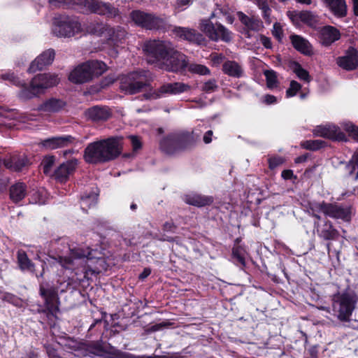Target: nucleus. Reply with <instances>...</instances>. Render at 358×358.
<instances>
[{
    "mask_svg": "<svg viewBox=\"0 0 358 358\" xmlns=\"http://www.w3.org/2000/svg\"><path fill=\"white\" fill-rule=\"evenodd\" d=\"M59 79L55 74L41 73L34 76L29 85L25 83L18 94L20 99L26 101L37 97L45 92L46 90L57 85Z\"/></svg>",
    "mask_w": 358,
    "mask_h": 358,
    "instance_id": "obj_5",
    "label": "nucleus"
},
{
    "mask_svg": "<svg viewBox=\"0 0 358 358\" xmlns=\"http://www.w3.org/2000/svg\"><path fill=\"white\" fill-rule=\"evenodd\" d=\"M96 203V198L94 196L92 197L90 196H87L82 198L81 208L83 210H87V208H91L92 206H95Z\"/></svg>",
    "mask_w": 358,
    "mask_h": 358,
    "instance_id": "obj_47",
    "label": "nucleus"
},
{
    "mask_svg": "<svg viewBox=\"0 0 358 358\" xmlns=\"http://www.w3.org/2000/svg\"><path fill=\"white\" fill-rule=\"evenodd\" d=\"M129 138L131 139V145L134 150L141 148V143L136 136H129Z\"/></svg>",
    "mask_w": 358,
    "mask_h": 358,
    "instance_id": "obj_58",
    "label": "nucleus"
},
{
    "mask_svg": "<svg viewBox=\"0 0 358 358\" xmlns=\"http://www.w3.org/2000/svg\"><path fill=\"white\" fill-rule=\"evenodd\" d=\"M333 315L341 322L351 321L352 313L356 308L358 296L353 291L338 292L331 296Z\"/></svg>",
    "mask_w": 358,
    "mask_h": 358,
    "instance_id": "obj_4",
    "label": "nucleus"
},
{
    "mask_svg": "<svg viewBox=\"0 0 358 358\" xmlns=\"http://www.w3.org/2000/svg\"><path fill=\"white\" fill-rule=\"evenodd\" d=\"M85 6L92 13L110 17H116L119 14L117 8L99 0H85Z\"/></svg>",
    "mask_w": 358,
    "mask_h": 358,
    "instance_id": "obj_12",
    "label": "nucleus"
},
{
    "mask_svg": "<svg viewBox=\"0 0 358 358\" xmlns=\"http://www.w3.org/2000/svg\"><path fill=\"white\" fill-rule=\"evenodd\" d=\"M217 89V85L216 84L215 80L214 79L209 80L208 81L204 83L202 86V90L207 93L215 92Z\"/></svg>",
    "mask_w": 358,
    "mask_h": 358,
    "instance_id": "obj_48",
    "label": "nucleus"
},
{
    "mask_svg": "<svg viewBox=\"0 0 358 358\" xmlns=\"http://www.w3.org/2000/svg\"><path fill=\"white\" fill-rule=\"evenodd\" d=\"M269 166L271 169H275L278 166L282 164L284 160L282 157H273L268 160Z\"/></svg>",
    "mask_w": 358,
    "mask_h": 358,
    "instance_id": "obj_54",
    "label": "nucleus"
},
{
    "mask_svg": "<svg viewBox=\"0 0 358 358\" xmlns=\"http://www.w3.org/2000/svg\"><path fill=\"white\" fill-rule=\"evenodd\" d=\"M2 164L12 171H21L29 164V160L25 156L12 155L1 160Z\"/></svg>",
    "mask_w": 358,
    "mask_h": 358,
    "instance_id": "obj_20",
    "label": "nucleus"
},
{
    "mask_svg": "<svg viewBox=\"0 0 358 358\" xmlns=\"http://www.w3.org/2000/svg\"><path fill=\"white\" fill-rule=\"evenodd\" d=\"M84 115L89 120L100 122L107 120L110 117L111 112L107 107L95 106L87 109Z\"/></svg>",
    "mask_w": 358,
    "mask_h": 358,
    "instance_id": "obj_18",
    "label": "nucleus"
},
{
    "mask_svg": "<svg viewBox=\"0 0 358 358\" xmlns=\"http://www.w3.org/2000/svg\"><path fill=\"white\" fill-rule=\"evenodd\" d=\"M264 74L266 79L267 87L273 89L278 87V79L276 73L273 70H266Z\"/></svg>",
    "mask_w": 358,
    "mask_h": 358,
    "instance_id": "obj_42",
    "label": "nucleus"
},
{
    "mask_svg": "<svg viewBox=\"0 0 358 358\" xmlns=\"http://www.w3.org/2000/svg\"><path fill=\"white\" fill-rule=\"evenodd\" d=\"M40 294L45 299V304L48 312L54 315L59 311V298L57 290L53 288L45 289L40 287Z\"/></svg>",
    "mask_w": 358,
    "mask_h": 358,
    "instance_id": "obj_14",
    "label": "nucleus"
},
{
    "mask_svg": "<svg viewBox=\"0 0 358 358\" xmlns=\"http://www.w3.org/2000/svg\"><path fill=\"white\" fill-rule=\"evenodd\" d=\"M317 235L324 240H334L338 236V231L334 228L332 223L327 220L322 226H317Z\"/></svg>",
    "mask_w": 358,
    "mask_h": 358,
    "instance_id": "obj_33",
    "label": "nucleus"
},
{
    "mask_svg": "<svg viewBox=\"0 0 358 358\" xmlns=\"http://www.w3.org/2000/svg\"><path fill=\"white\" fill-rule=\"evenodd\" d=\"M263 101L266 104H273L276 103L277 99L273 95L266 94L263 97Z\"/></svg>",
    "mask_w": 358,
    "mask_h": 358,
    "instance_id": "obj_59",
    "label": "nucleus"
},
{
    "mask_svg": "<svg viewBox=\"0 0 358 358\" xmlns=\"http://www.w3.org/2000/svg\"><path fill=\"white\" fill-rule=\"evenodd\" d=\"M17 264L20 268L22 271H28L34 273L35 271V265L31 260L28 257L27 253L20 250L17 253Z\"/></svg>",
    "mask_w": 358,
    "mask_h": 358,
    "instance_id": "obj_35",
    "label": "nucleus"
},
{
    "mask_svg": "<svg viewBox=\"0 0 358 358\" xmlns=\"http://www.w3.org/2000/svg\"><path fill=\"white\" fill-rule=\"evenodd\" d=\"M324 142L322 140H308L301 142V146L306 150H317L322 148Z\"/></svg>",
    "mask_w": 358,
    "mask_h": 358,
    "instance_id": "obj_41",
    "label": "nucleus"
},
{
    "mask_svg": "<svg viewBox=\"0 0 358 358\" xmlns=\"http://www.w3.org/2000/svg\"><path fill=\"white\" fill-rule=\"evenodd\" d=\"M75 138L70 135L55 136L47 138L41 142L46 149L54 150L68 146L74 142Z\"/></svg>",
    "mask_w": 358,
    "mask_h": 358,
    "instance_id": "obj_19",
    "label": "nucleus"
},
{
    "mask_svg": "<svg viewBox=\"0 0 358 358\" xmlns=\"http://www.w3.org/2000/svg\"><path fill=\"white\" fill-rule=\"evenodd\" d=\"M8 178H0V192H2L3 191H4L8 185Z\"/></svg>",
    "mask_w": 358,
    "mask_h": 358,
    "instance_id": "obj_63",
    "label": "nucleus"
},
{
    "mask_svg": "<svg viewBox=\"0 0 358 358\" xmlns=\"http://www.w3.org/2000/svg\"><path fill=\"white\" fill-rule=\"evenodd\" d=\"M106 65L101 61L94 60L82 64L73 69L69 79L77 84L87 83L103 74L106 71Z\"/></svg>",
    "mask_w": 358,
    "mask_h": 358,
    "instance_id": "obj_6",
    "label": "nucleus"
},
{
    "mask_svg": "<svg viewBox=\"0 0 358 358\" xmlns=\"http://www.w3.org/2000/svg\"><path fill=\"white\" fill-rule=\"evenodd\" d=\"M350 164L352 166L350 174H352V173L355 171V167H358V150L353 155L350 161Z\"/></svg>",
    "mask_w": 358,
    "mask_h": 358,
    "instance_id": "obj_56",
    "label": "nucleus"
},
{
    "mask_svg": "<svg viewBox=\"0 0 358 358\" xmlns=\"http://www.w3.org/2000/svg\"><path fill=\"white\" fill-rule=\"evenodd\" d=\"M215 34L217 38L212 39L213 41L222 40L224 42H229L231 40V32L221 24H216Z\"/></svg>",
    "mask_w": 358,
    "mask_h": 358,
    "instance_id": "obj_36",
    "label": "nucleus"
},
{
    "mask_svg": "<svg viewBox=\"0 0 358 358\" xmlns=\"http://www.w3.org/2000/svg\"><path fill=\"white\" fill-rule=\"evenodd\" d=\"M127 32L123 28L120 27H110L109 26L106 29L105 36L108 41L116 45L122 43L125 40Z\"/></svg>",
    "mask_w": 358,
    "mask_h": 358,
    "instance_id": "obj_29",
    "label": "nucleus"
},
{
    "mask_svg": "<svg viewBox=\"0 0 358 358\" xmlns=\"http://www.w3.org/2000/svg\"><path fill=\"white\" fill-rule=\"evenodd\" d=\"M55 51L52 49H48L43 52L31 62L29 68V72L35 73L41 71L46 66L51 64L55 59Z\"/></svg>",
    "mask_w": 358,
    "mask_h": 358,
    "instance_id": "obj_15",
    "label": "nucleus"
},
{
    "mask_svg": "<svg viewBox=\"0 0 358 358\" xmlns=\"http://www.w3.org/2000/svg\"><path fill=\"white\" fill-rule=\"evenodd\" d=\"M130 16L136 25L147 29H165L166 27L165 20L152 13L136 10H133Z\"/></svg>",
    "mask_w": 358,
    "mask_h": 358,
    "instance_id": "obj_8",
    "label": "nucleus"
},
{
    "mask_svg": "<svg viewBox=\"0 0 358 358\" xmlns=\"http://www.w3.org/2000/svg\"><path fill=\"white\" fill-rule=\"evenodd\" d=\"M334 219H341L348 221L350 219V210L336 203H327L326 215Z\"/></svg>",
    "mask_w": 358,
    "mask_h": 358,
    "instance_id": "obj_21",
    "label": "nucleus"
},
{
    "mask_svg": "<svg viewBox=\"0 0 358 358\" xmlns=\"http://www.w3.org/2000/svg\"><path fill=\"white\" fill-rule=\"evenodd\" d=\"M83 356H99L102 357L109 355L113 357H119L121 351L115 349L110 344H105L102 341H92L87 343H83L80 346Z\"/></svg>",
    "mask_w": 358,
    "mask_h": 358,
    "instance_id": "obj_10",
    "label": "nucleus"
},
{
    "mask_svg": "<svg viewBox=\"0 0 358 358\" xmlns=\"http://www.w3.org/2000/svg\"><path fill=\"white\" fill-rule=\"evenodd\" d=\"M325 6L336 16L345 17L347 15V6L345 0H322Z\"/></svg>",
    "mask_w": 358,
    "mask_h": 358,
    "instance_id": "obj_27",
    "label": "nucleus"
},
{
    "mask_svg": "<svg viewBox=\"0 0 358 358\" xmlns=\"http://www.w3.org/2000/svg\"><path fill=\"white\" fill-rule=\"evenodd\" d=\"M1 78L3 79V80H10L11 82H13L14 84L15 85H20L22 87V85H24V83H21V82L20 80H17V78L14 76L13 73H6V74H2L1 76Z\"/></svg>",
    "mask_w": 358,
    "mask_h": 358,
    "instance_id": "obj_52",
    "label": "nucleus"
},
{
    "mask_svg": "<svg viewBox=\"0 0 358 358\" xmlns=\"http://www.w3.org/2000/svg\"><path fill=\"white\" fill-rule=\"evenodd\" d=\"M122 144L121 137H110L91 143L85 150V159L92 164L113 160L120 155Z\"/></svg>",
    "mask_w": 358,
    "mask_h": 358,
    "instance_id": "obj_2",
    "label": "nucleus"
},
{
    "mask_svg": "<svg viewBox=\"0 0 358 358\" xmlns=\"http://www.w3.org/2000/svg\"><path fill=\"white\" fill-rule=\"evenodd\" d=\"M201 133L198 129L173 133L160 141V149L169 155L191 150L200 141Z\"/></svg>",
    "mask_w": 358,
    "mask_h": 358,
    "instance_id": "obj_3",
    "label": "nucleus"
},
{
    "mask_svg": "<svg viewBox=\"0 0 358 358\" xmlns=\"http://www.w3.org/2000/svg\"><path fill=\"white\" fill-rule=\"evenodd\" d=\"M258 8L262 10V15L265 21L268 23L271 22V9L270 8L267 0H259L256 3Z\"/></svg>",
    "mask_w": 358,
    "mask_h": 358,
    "instance_id": "obj_39",
    "label": "nucleus"
},
{
    "mask_svg": "<svg viewBox=\"0 0 358 358\" xmlns=\"http://www.w3.org/2000/svg\"><path fill=\"white\" fill-rule=\"evenodd\" d=\"M151 273L150 268H145L143 271L139 275V278L141 280H144Z\"/></svg>",
    "mask_w": 358,
    "mask_h": 358,
    "instance_id": "obj_64",
    "label": "nucleus"
},
{
    "mask_svg": "<svg viewBox=\"0 0 358 358\" xmlns=\"http://www.w3.org/2000/svg\"><path fill=\"white\" fill-rule=\"evenodd\" d=\"M65 106L66 103L62 99L52 98L45 100L39 105L38 110L47 113H58L62 110Z\"/></svg>",
    "mask_w": 358,
    "mask_h": 358,
    "instance_id": "obj_25",
    "label": "nucleus"
},
{
    "mask_svg": "<svg viewBox=\"0 0 358 358\" xmlns=\"http://www.w3.org/2000/svg\"><path fill=\"white\" fill-rule=\"evenodd\" d=\"M222 70L224 74L235 78H241L244 75L243 66L234 60L225 61L222 64Z\"/></svg>",
    "mask_w": 358,
    "mask_h": 358,
    "instance_id": "obj_24",
    "label": "nucleus"
},
{
    "mask_svg": "<svg viewBox=\"0 0 358 358\" xmlns=\"http://www.w3.org/2000/svg\"><path fill=\"white\" fill-rule=\"evenodd\" d=\"M272 34L279 41H281L283 36V30L280 23H274Z\"/></svg>",
    "mask_w": 358,
    "mask_h": 358,
    "instance_id": "obj_50",
    "label": "nucleus"
},
{
    "mask_svg": "<svg viewBox=\"0 0 358 358\" xmlns=\"http://www.w3.org/2000/svg\"><path fill=\"white\" fill-rule=\"evenodd\" d=\"M314 134L327 138H335L338 141H347L345 134L336 126L329 127H319L314 130Z\"/></svg>",
    "mask_w": 358,
    "mask_h": 358,
    "instance_id": "obj_22",
    "label": "nucleus"
},
{
    "mask_svg": "<svg viewBox=\"0 0 358 358\" xmlns=\"http://www.w3.org/2000/svg\"><path fill=\"white\" fill-rule=\"evenodd\" d=\"M341 37L338 29L332 26L324 27L320 30V40L324 45H329Z\"/></svg>",
    "mask_w": 358,
    "mask_h": 358,
    "instance_id": "obj_26",
    "label": "nucleus"
},
{
    "mask_svg": "<svg viewBox=\"0 0 358 358\" xmlns=\"http://www.w3.org/2000/svg\"><path fill=\"white\" fill-rule=\"evenodd\" d=\"M236 15L247 31H257L262 27V23L257 17L248 16L241 11L237 12Z\"/></svg>",
    "mask_w": 358,
    "mask_h": 358,
    "instance_id": "obj_28",
    "label": "nucleus"
},
{
    "mask_svg": "<svg viewBox=\"0 0 358 358\" xmlns=\"http://www.w3.org/2000/svg\"><path fill=\"white\" fill-rule=\"evenodd\" d=\"M55 161V158L54 156H47L44 157L41 162V166L45 174L48 175L51 173Z\"/></svg>",
    "mask_w": 358,
    "mask_h": 358,
    "instance_id": "obj_44",
    "label": "nucleus"
},
{
    "mask_svg": "<svg viewBox=\"0 0 358 358\" xmlns=\"http://www.w3.org/2000/svg\"><path fill=\"white\" fill-rule=\"evenodd\" d=\"M185 201L192 206L203 207L210 205L213 202V198L210 196L192 194L185 196Z\"/></svg>",
    "mask_w": 358,
    "mask_h": 358,
    "instance_id": "obj_32",
    "label": "nucleus"
},
{
    "mask_svg": "<svg viewBox=\"0 0 358 358\" xmlns=\"http://www.w3.org/2000/svg\"><path fill=\"white\" fill-rule=\"evenodd\" d=\"M290 40L293 47L302 54L310 55L313 53V48L310 43L299 35H292Z\"/></svg>",
    "mask_w": 358,
    "mask_h": 358,
    "instance_id": "obj_30",
    "label": "nucleus"
},
{
    "mask_svg": "<svg viewBox=\"0 0 358 358\" xmlns=\"http://www.w3.org/2000/svg\"><path fill=\"white\" fill-rule=\"evenodd\" d=\"M342 127L351 138L358 142V127L357 126L350 122H345L342 123Z\"/></svg>",
    "mask_w": 358,
    "mask_h": 358,
    "instance_id": "obj_43",
    "label": "nucleus"
},
{
    "mask_svg": "<svg viewBox=\"0 0 358 358\" xmlns=\"http://www.w3.org/2000/svg\"><path fill=\"white\" fill-rule=\"evenodd\" d=\"M259 41L260 43L268 49H271L272 48V43L271 41V38L264 36V35H259Z\"/></svg>",
    "mask_w": 358,
    "mask_h": 358,
    "instance_id": "obj_53",
    "label": "nucleus"
},
{
    "mask_svg": "<svg viewBox=\"0 0 358 358\" xmlns=\"http://www.w3.org/2000/svg\"><path fill=\"white\" fill-rule=\"evenodd\" d=\"M313 15L309 11H303L299 14V18L301 21L310 23L313 20Z\"/></svg>",
    "mask_w": 358,
    "mask_h": 358,
    "instance_id": "obj_51",
    "label": "nucleus"
},
{
    "mask_svg": "<svg viewBox=\"0 0 358 358\" xmlns=\"http://www.w3.org/2000/svg\"><path fill=\"white\" fill-rule=\"evenodd\" d=\"M90 255V252L85 251L80 248H70V257L59 256L58 257H55L54 259L62 267L65 268H69L71 266L74 264L75 260L87 257Z\"/></svg>",
    "mask_w": 358,
    "mask_h": 358,
    "instance_id": "obj_17",
    "label": "nucleus"
},
{
    "mask_svg": "<svg viewBox=\"0 0 358 358\" xmlns=\"http://www.w3.org/2000/svg\"><path fill=\"white\" fill-rule=\"evenodd\" d=\"M301 85L295 80H292L289 85V87L286 91L287 97H292L296 94V93L301 90Z\"/></svg>",
    "mask_w": 358,
    "mask_h": 358,
    "instance_id": "obj_46",
    "label": "nucleus"
},
{
    "mask_svg": "<svg viewBox=\"0 0 358 358\" xmlns=\"http://www.w3.org/2000/svg\"><path fill=\"white\" fill-rule=\"evenodd\" d=\"M199 29L204 32L210 39H216L215 34V26L209 20H201L199 23Z\"/></svg>",
    "mask_w": 358,
    "mask_h": 358,
    "instance_id": "obj_37",
    "label": "nucleus"
},
{
    "mask_svg": "<svg viewBox=\"0 0 358 358\" xmlns=\"http://www.w3.org/2000/svg\"><path fill=\"white\" fill-rule=\"evenodd\" d=\"M281 176L285 180H289L294 177V173L292 170L287 169L282 171Z\"/></svg>",
    "mask_w": 358,
    "mask_h": 358,
    "instance_id": "obj_61",
    "label": "nucleus"
},
{
    "mask_svg": "<svg viewBox=\"0 0 358 358\" xmlns=\"http://www.w3.org/2000/svg\"><path fill=\"white\" fill-rule=\"evenodd\" d=\"M187 69L191 73L199 74L201 76L208 75L210 73V69L207 66L199 64L188 63Z\"/></svg>",
    "mask_w": 358,
    "mask_h": 358,
    "instance_id": "obj_40",
    "label": "nucleus"
},
{
    "mask_svg": "<svg viewBox=\"0 0 358 358\" xmlns=\"http://www.w3.org/2000/svg\"><path fill=\"white\" fill-rule=\"evenodd\" d=\"M172 33L180 39L199 45L203 43L205 41V38L202 34L188 27H175L172 29Z\"/></svg>",
    "mask_w": 358,
    "mask_h": 358,
    "instance_id": "obj_13",
    "label": "nucleus"
},
{
    "mask_svg": "<svg viewBox=\"0 0 358 358\" xmlns=\"http://www.w3.org/2000/svg\"><path fill=\"white\" fill-rule=\"evenodd\" d=\"M190 90V86L183 83H165L157 90H151L144 96L148 99H158L168 95H176Z\"/></svg>",
    "mask_w": 358,
    "mask_h": 358,
    "instance_id": "obj_11",
    "label": "nucleus"
},
{
    "mask_svg": "<svg viewBox=\"0 0 358 358\" xmlns=\"http://www.w3.org/2000/svg\"><path fill=\"white\" fill-rule=\"evenodd\" d=\"M227 13V9L224 8H221L220 6L217 5L216 9L210 15V18H213L217 17L219 14L226 15Z\"/></svg>",
    "mask_w": 358,
    "mask_h": 358,
    "instance_id": "obj_57",
    "label": "nucleus"
},
{
    "mask_svg": "<svg viewBox=\"0 0 358 358\" xmlns=\"http://www.w3.org/2000/svg\"><path fill=\"white\" fill-rule=\"evenodd\" d=\"M327 203L322 202H315L310 204L309 210L311 213H323L326 215Z\"/></svg>",
    "mask_w": 358,
    "mask_h": 358,
    "instance_id": "obj_45",
    "label": "nucleus"
},
{
    "mask_svg": "<svg viewBox=\"0 0 358 358\" xmlns=\"http://www.w3.org/2000/svg\"><path fill=\"white\" fill-rule=\"evenodd\" d=\"M82 24L76 19L64 17L55 20L52 33L57 37L71 38L83 32Z\"/></svg>",
    "mask_w": 358,
    "mask_h": 358,
    "instance_id": "obj_7",
    "label": "nucleus"
},
{
    "mask_svg": "<svg viewBox=\"0 0 358 358\" xmlns=\"http://www.w3.org/2000/svg\"><path fill=\"white\" fill-rule=\"evenodd\" d=\"M213 134V131L211 130H209L205 133L203 141L206 144H208L212 142Z\"/></svg>",
    "mask_w": 358,
    "mask_h": 358,
    "instance_id": "obj_62",
    "label": "nucleus"
},
{
    "mask_svg": "<svg viewBox=\"0 0 358 358\" xmlns=\"http://www.w3.org/2000/svg\"><path fill=\"white\" fill-rule=\"evenodd\" d=\"M337 64L346 71H352L358 66V51L354 48L348 50L345 55L339 57L336 60Z\"/></svg>",
    "mask_w": 358,
    "mask_h": 358,
    "instance_id": "obj_16",
    "label": "nucleus"
},
{
    "mask_svg": "<svg viewBox=\"0 0 358 358\" xmlns=\"http://www.w3.org/2000/svg\"><path fill=\"white\" fill-rule=\"evenodd\" d=\"M83 27V32L82 34H93L98 36H106V29H108V26L106 24H103L102 23H99L96 22H89L82 24Z\"/></svg>",
    "mask_w": 358,
    "mask_h": 358,
    "instance_id": "obj_31",
    "label": "nucleus"
},
{
    "mask_svg": "<svg viewBox=\"0 0 358 358\" xmlns=\"http://www.w3.org/2000/svg\"><path fill=\"white\" fill-rule=\"evenodd\" d=\"M27 195V185L22 182H17L10 187V198L17 203L22 201Z\"/></svg>",
    "mask_w": 358,
    "mask_h": 358,
    "instance_id": "obj_34",
    "label": "nucleus"
},
{
    "mask_svg": "<svg viewBox=\"0 0 358 358\" xmlns=\"http://www.w3.org/2000/svg\"><path fill=\"white\" fill-rule=\"evenodd\" d=\"M232 256L234 258L236 259V261L241 264L242 266H245V258L242 254L241 250L239 248H234L232 250Z\"/></svg>",
    "mask_w": 358,
    "mask_h": 358,
    "instance_id": "obj_49",
    "label": "nucleus"
},
{
    "mask_svg": "<svg viewBox=\"0 0 358 358\" xmlns=\"http://www.w3.org/2000/svg\"><path fill=\"white\" fill-rule=\"evenodd\" d=\"M146 83L145 72H132L122 78L120 88L126 93L134 94L141 92L146 86Z\"/></svg>",
    "mask_w": 358,
    "mask_h": 358,
    "instance_id": "obj_9",
    "label": "nucleus"
},
{
    "mask_svg": "<svg viewBox=\"0 0 358 358\" xmlns=\"http://www.w3.org/2000/svg\"><path fill=\"white\" fill-rule=\"evenodd\" d=\"M176 227L173 222H166L163 225V230L165 231H173Z\"/></svg>",
    "mask_w": 358,
    "mask_h": 358,
    "instance_id": "obj_60",
    "label": "nucleus"
},
{
    "mask_svg": "<svg viewBox=\"0 0 358 358\" xmlns=\"http://www.w3.org/2000/svg\"><path fill=\"white\" fill-rule=\"evenodd\" d=\"M143 50L149 63L161 62L166 71L179 72L187 67V57L176 50L169 41H150L145 43Z\"/></svg>",
    "mask_w": 358,
    "mask_h": 358,
    "instance_id": "obj_1",
    "label": "nucleus"
},
{
    "mask_svg": "<svg viewBox=\"0 0 358 358\" xmlns=\"http://www.w3.org/2000/svg\"><path fill=\"white\" fill-rule=\"evenodd\" d=\"M292 71L297 76V77L302 80L306 82H310V77L308 72L302 68V66L297 62L293 63L292 66Z\"/></svg>",
    "mask_w": 358,
    "mask_h": 358,
    "instance_id": "obj_38",
    "label": "nucleus"
},
{
    "mask_svg": "<svg viewBox=\"0 0 358 358\" xmlns=\"http://www.w3.org/2000/svg\"><path fill=\"white\" fill-rule=\"evenodd\" d=\"M78 165V160L72 159L62 164L55 171V179L62 182L75 171Z\"/></svg>",
    "mask_w": 358,
    "mask_h": 358,
    "instance_id": "obj_23",
    "label": "nucleus"
},
{
    "mask_svg": "<svg viewBox=\"0 0 358 358\" xmlns=\"http://www.w3.org/2000/svg\"><path fill=\"white\" fill-rule=\"evenodd\" d=\"M194 0H176L175 6L177 8H182L184 6H188L193 3Z\"/></svg>",
    "mask_w": 358,
    "mask_h": 358,
    "instance_id": "obj_55",
    "label": "nucleus"
}]
</instances>
